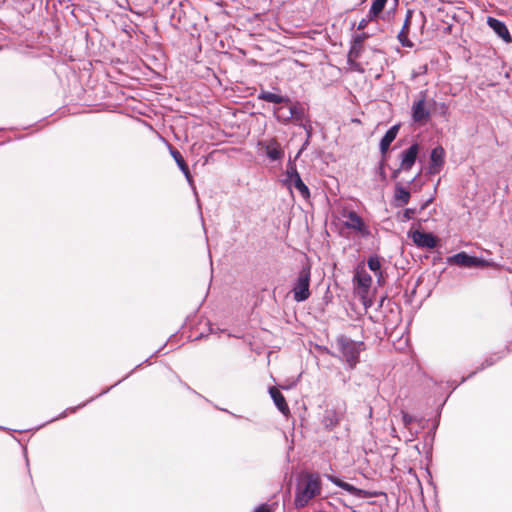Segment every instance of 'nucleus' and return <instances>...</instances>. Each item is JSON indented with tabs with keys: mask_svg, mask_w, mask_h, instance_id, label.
I'll return each mask as SVG.
<instances>
[{
	"mask_svg": "<svg viewBox=\"0 0 512 512\" xmlns=\"http://www.w3.org/2000/svg\"><path fill=\"white\" fill-rule=\"evenodd\" d=\"M336 345L340 352V359L346 363L349 369H354L359 363L360 353L365 349L364 342L340 335L336 339Z\"/></svg>",
	"mask_w": 512,
	"mask_h": 512,
	"instance_id": "1",
	"label": "nucleus"
},
{
	"mask_svg": "<svg viewBox=\"0 0 512 512\" xmlns=\"http://www.w3.org/2000/svg\"><path fill=\"white\" fill-rule=\"evenodd\" d=\"M321 482L316 474H308L304 483H299L295 491L296 508L305 507L311 499L320 494Z\"/></svg>",
	"mask_w": 512,
	"mask_h": 512,
	"instance_id": "2",
	"label": "nucleus"
},
{
	"mask_svg": "<svg viewBox=\"0 0 512 512\" xmlns=\"http://www.w3.org/2000/svg\"><path fill=\"white\" fill-rule=\"evenodd\" d=\"M310 280L311 266L306 264L302 266L291 289L293 299L296 302H304L310 297Z\"/></svg>",
	"mask_w": 512,
	"mask_h": 512,
	"instance_id": "3",
	"label": "nucleus"
},
{
	"mask_svg": "<svg viewBox=\"0 0 512 512\" xmlns=\"http://www.w3.org/2000/svg\"><path fill=\"white\" fill-rule=\"evenodd\" d=\"M284 184L288 188L294 187L297 189L303 199L307 200L310 198V190L303 182L299 172L297 171L295 160H292L291 158L287 163Z\"/></svg>",
	"mask_w": 512,
	"mask_h": 512,
	"instance_id": "4",
	"label": "nucleus"
},
{
	"mask_svg": "<svg viewBox=\"0 0 512 512\" xmlns=\"http://www.w3.org/2000/svg\"><path fill=\"white\" fill-rule=\"evenodd\" d=\"M448 264H456L461 267H490L493 262L461 251L447 258Z\"/></svg>",
	"mask_w": 512,
	"mask_h": 512,
	"instance_id": "5",
	"label": "nucleus"
},
{
	"mask_svg": "<svg viewBox=\"0 0 512 512\" xmlns=\"http://www.w3.org/2000/svg\"><path fill=\"white\" fill-rule=\"evenodd\" d=\"M427 90L419 93V99L412 105V119L414 122L421 123L427 121L430 117V111L426 108Z\"/></svg>",
	"mask_w": 512,
	"mask_h": 512,
	"instance_id": "6",
	"label": "nucleus"
},
{
	"mask_svg": "<svg viewBox=\"0 0 512 512\" xmlns=\"http://www.w3.org/2000/svg\"><path fill=\"white\" fill-rule=\"evenodd\" d=\"M413 242L420 248L433 249L437 246L438 239L435 235L429 232H423L420 230H414L409 233Z\"/></svg>",
	"mask_w": 512,
	"mask_h": 512,
	"instance_id": "7",
	"label": "nucleus"
},
{
	"mask_svg": "<svg viewBox=\"0 0 512 512\" xmlns=\"http://www.w3.org/2000/svg\"><path fill=\"white\" fill-rule=\"evenodd\" d=\"M419 151L420 146L418 143H413L407 149L403 150L400 154L401 169H405V171H410L414 164L416 163Z\"/></svg>",
	"mask_w": 512,
	"mask_h": 512,
	"instance_id": "8",
	"label": "nucleus"
},
{
	"mask_svg": "<svg viewBox=\"0 0 512 512\" xmlns=\"http://www.w3.org/2000/svg\"><path fill=\"white\" fill-rule=\"evenodd\" d=\"M348 221L344 222V226L361 233L362 236L367 237L370 235V230L364 223L363 219L355 212L349 211L347 213Z\"/></svg>",
	"mask_w": 512,
	"mask_h": 512,
	"instance_id": "9",
	"label": "nucleus"
},
{
	"mask_svg": "<svg viewBox=\"0 0 512 512\" xmlns=\"http://www.w3.org/2000/svg\"><path fill=\"white\" fill-rule=\"evenodd\" d=\"M445 151L443 147L437 146L432 149L430 155V163L428 173L431 175L438 174L444 165Z\"/></svg>",
	"mask_w": 512,
	"mask_h": 512,
	"instance_id": "10",
	"label": "nucleus"
},
{
	"mask_svg": "<svg viewBox=\"0 0 512 512\" xmlns=\"http://www.w3.org/2000/svg\"><path fill=\"white\" fill-rule=\"evenodd\" d=\"M487 25L493 30V32L501 38L505 43H511L512 37L506 26V24L494 17L489 16L487 18Z\"/></svg>",
	"mask_w": 512,
	"mask_h": 512,
	"instance_id": "11",
	"label": "nucleus"
},
{
	"mask_svg": "<svg viewBox=\"0 0 512 512\" xmlns=\"http://www.w3.org/2000/svg\"><path fill=\"white\" fill-rule=\"evenodd\" d=\"M508 353H509V348L505 347L502 351L493 353V354L487 356L484 359V361L480 364V366L476 368L475 371L471 372L467 377L462 378L461 383H463L467 379L473 377L476 373L483 371L484 369H486L490 366H493L495 363H497L500 359H502Z\"/></svg>",
	"mask_w": 512,
	"mask_h": 512,
	"instance_id": "12",
	"label": "nucleus"
},
{
	"mask_svg": "<svg viewBox=\"0 0 512 512\" xmlns=\"http://www.w3.org/2000/svg\"><path fill=\"white\" fill-rule=\"evenodd\" d=\"M260 145L264 147L266 155L271 161H279L284 157V150L276 138L261 142Z\"/></svg>",
	"mask_w": 512,
	"mask_h": 512,
	"instance_id": "13",
	"label": "nucleus"
},
{
	"mask_svg": "<svg viewBox=\"0 0 512 512\" xmlns=\"http://www.w3.org/2000/svg\"><path fill=\"white\" fill-rule=\"evenodd\" d=\"M369 37L368 33L362 32L353 36L350 50L348 52V61L358 59L363 51V43Z\"/></svg>",
	"mask_w": 512,
	"mask_h": 512,
	"instance_id": "14",
	"label": "nucleus"
},
{
	"mask_svg": "<svg viewBox=\"0 0 512 512\" xmlns=\"http://www.w3.org/2000/svg\"><path fill=\"white\" fill-rule=\"evenodd\" d=\"M140 365H141V364L137 365V366H136V367H135V368H134V369H133L129 374H127V375H126L125 377H123L121 380H119L118 382H116L114 385H112V386H110V387L106 388L105 390H103V391L99 394V396L106 394V393H107L111 388H113L114 386L118 385L120 382H122V381H123V380H125L126 378H128V377L133 373V371H134V370H136ZM97 397H98V395H97V396H95V397H91V398H90L89 400H87L86 402H84V403H82V404H79V405H77V406H75V407H69V408H67V409H66V410H64L61 414H59L57 417L52 418L51 420L47 421V423H50V422L56 421V420H58V419L65 418V417L67 416V414H68V413H74V412H76L78 409H80V408L84 407L87 403H89V402L93 401V400H94L95 398H97Z\"/></svg>",
	"mask_w": 512,
	"mask_h": 512,
	"instance_id": "15",
	"label": "nucleus"
},
{
	"mask_svg": "<svg viewBox=\"0 0 512 512\" xmlns=\"http://www.w3.org/2000/svg\"><path fill=\"white\" fill-rule=\"evenodd\" d=\"M413 11L407 10L402 29L397 35L398 41L403 47L412 48L414 43L408 38Z\"/></svg>",
	"mask_w": 512,
	"mask_h": 512,
	"instance_id": "16",
	"label": "nucleus"
},
{
	"mask_svg": "<svg viewBox=\"0 0 512 512\" xmlns=\"http://www.w3.org/2000/svg\"><path fill=\"white\" fill-rule=\"evenodd\" d=\"M411 194L408 188L404 187L400 182L395 184L394 188V206L402 207L408 204Z\"/></svg>",
	"mask_w": 512,
	"mask_h": 512,
	"instance_id": "17",
	"label": "nucleus"
},
{
	"mask_svg": "<svg viewBox=\"0 0 512 512\" xmlns=\"http://www.w3.org/2000/svg\"><path fill=\"white\" fill-rule=\"evenodd\" d=\"M353 280L363 292H367L372 284V277L363 267L356 269Z\"/></svg>",
	"mask_w": 512,
	"mask_h": 512,
	"instance_id": "18",
	"label": "nucleus"
},
{
	"mask_svg": "<svg viewBox=\"0 0 512 512\" xmlns=\"http://www.w3.org/2000/svg\"><path fill=\"white\" fill-rule=\"evenodd\" d=\"M169 149H170L171 156L175 160L177 166L179 167V169L185 176L186 180L189 182V184H192L193 183L192 175L190 173L189 167H188L187 163L185 162L182 154L177 149H175L171 146L169 147Z\"/></svg>",
	"mask_w": 512,
	"mask_h": 512,
	"instance_id": "19",
	"label": "nucleus"
},
{
	"mask_svg": "<svg viewBox=\"0 0 512 512\" xmlns=\"http://www.w3.org/2000/svg\"><path fill=\"white\" fill-rule=\"evenodd\" d=\"M257 98L274 104H291V99L288 96H282L266 90H261Z\"/></svg>",
	"mask_w": 512,
	"mask_h": 512,
	"instance_id": "20",
	"label": "nucleus"
},
{
	"mask_svg": "<svg viewBox=\"0 0 512 512\" xmlns=\"http://www.w3.org/2000/svg\"><path fill=\"white\" fill-rule=\"evenodd\" d=\"M269 393H270V396H271L274 404L276 405V407L278 408V410L280 412H282L283 414H286L287 412H289V407L286 403V400H285L283 394L276 387H270Z\"/></svg>",
	"mask_w": 512,
	"mask_h": 512,
	"instance_id": "21",
	"label": "nucleus"
},
{
	"mask_svg": "<svg viewBox=\"0 0 512 512\" xmlns=\"http://www.w3.org/2000/svg\"><path fill=\"white\" fill-rule=\"evenodd\" d=\"M341 419V415L334 409L326 410L323 416L322 423L327 429L336 427Z\"/></svg>",
	"mask_w": 512,
	"mask_h": 512,
	"instance_id": "22",
	"label": "nucleus"
},
{
	"mask_svg": "<svg viewBox=\"0 0 512 512\" xmlns=\"http://www.w3.org/2000/svg\"><path fill=\"white\" fill-rule=\"evenodd\" d=\"M273 113L276 120L284 125L288 124L292 120L291 105L289 107H276L274 108Z\"/></svg>",
	"mask_w": 512,
	"mask_h": 512,
	"instance_id": "23",
	"label": "nucleus"
},
{
	"mask_svg": "<svg viewBox=\"0 0 512 512\" xmlns=\"http://www.w3.org/2000/svg\"><path fill=\"white\" fill-rule=\"evenodd\" d=\"M291 114L292 119L295 121V123L298 125L299 123H305L307 119L305 109L300 103H295L294 105H291Z\"/></svg>",
	"mask_w": 512,
	"mask_h": 512,
	"instance_id": "24",
	"label": "nucleus"
},
{
	"mask_svg": "<svg viewBox=\"0 0 512 512\" xmlns=\"http://www.w3.org/2000/svg\"><path fill=\"white\" fill-rule=\"evenodd\" d=\"M399 129H400V124H395V125L391 126L386 131L384 136L381 138L380 142L384 143V145L385 144L391 145V143L396 139Z\"/></svg>",
	"mask_w": 512,
	"mask_h": 512,
	"instance_id": "25",
	"label": "nucleus"
},
{
	"mask_svg": "<svg viewBox=\"0 0 512 512\" xmlns=\"http://www.w3.org/2000/svg\"><path fill=\"white\" fill-rule=\"evenodd\" d=\"M388 0H373L369 9L370 16L378 17L384 10Z\"/></svg>",
	"mask_w": 512,
	"mask_h": 512,
	"instance_id": "26",
	"label": "nucleus"
},
{
	"mask_svg": "<svg viewBox=\"0 0 512 512\" xmlns=\"http://www.w3.org/2000/svg\"><path fill=\"white\" fill-rule=\"evenodd\" d=\"M343 489L347 491L349 494L356 496L358 498H365L371 495L368 491L359 489L350 483H346Z\"/></svg>",
	"mask_w": 512,
	"mask_h": 512,
	"instance_id": "27",
	"label": "nucleus"
},
{
	"mask_svg": "<svg viewBox=\"0 0 512 512\" xmlns=\"http://www.w3.org/2000/svg\"><path fill=\"white\" fill-rule=\"evenodd\" d=\"M184 15H185V13L182 10V2L179 1L177 3V7L176 6L172 7V12L170 15L171 22H173L174 24L181 23Z\"/></svg>",
	"mask_w": 512,
	"mask_h": 512,
	"instance_id": "28",
	"label": "nucleus"
},
{
	"mask_svg": "<svg viewBox=\"0 0 512 512\" xmlns=\"http://www.w3.org/2000/svg\"><path fill=\"white\" fill-rule=\"evenodd\" d=\"M367 265L371 271H373L376 275H382L381 272V263L380 259L377 255L370 256L367 261Z\"/></svg>",
	"mask_w": 512,
	"mask_h": 512,
	"instance_id": "29",
	"label": "nucleus"
},
{
	"mask_svg": "<svg viewBox=\"0 0 512 512\" xmlns=\"http://www.w3.org/2000/svg\"><path fill=\"white\" fill-rule=\"evenodd\" d=\"M415 214H416L415 208H406L402 213L401 221L406 222L408 220H411L414 218Z\"/></svg>",
	"mask_w": 512,
	"mask_h": 512,
	"instance_id": "30",
	"label": "nucleus"
},
{
	"mask_svg": "<svg viewBox=\"0 0 512 512\" xmlns=\"http://www.w3.org/2000/svg\"><path fill=\"white\" fill-rule=\"evenodd\" d=\"M376 18L377 17L370 16V12L368 11L367 16L359 21V23L357 25V29L364 30L367 27L368 23L375 20Z\"/></svg>",
	"mask_w": 512,
	"mask_h": 512,
	"instance_id": "31",
	"label": "nucleus"
},
{
	"mask_svg": "<svg viewBox=\"0 0 512 512\" xmlns=\"http://www.w3.org/2000/svg\"><path fill=\"white\" fill-rule=\"evenodd\" d=\"M298 126L302 127L306 132V137L308 139L312 138L313 135V128L310 120H306L305 123H299Z\"/></svg>",
	"mask_w": 512,
	"mask_h": 512,
	"instance_id": "32",
	"label": "nucleus"
},
{
	"mask_svg": "<svg viewBox=\"0 0 512 512\" xmlns=\"http://www.w3.org/2000/svg\"><path fill=\"white\" fill-rule=\"evenodd\" d=\"M326 478H327L331 483H333L334 485H336V486H338V487H340V488H342V489H343V487L345 486V484L347 483V482H345V481L341 480L340 478H338V477H336V476H334V475H329V474H327V475H326Z\"/></svg>",
	"mask_w": 512,
	"mask_h": 512,
	"instance_id": "33",
	"label": "nucleus"
},
{
	"mask_svg": "<svg viewBox=\"0 0 512 512\" xmlns=\"http://www.w3.org/2000/svg\"><path fill=\"white\" fill-rule=\"evenodd\" d=\"M326 478H327L331 483H333L334 485H336V486H338V487H340V488H342V489H343V487L345 486V484L347 483V482H345V481L341 480L340 478H338V477H336V476H334V475H329V474H327V475H326Z\"/></svg>",
	"mask_w": 512,
	"mask_h": 512,
	"instance_id": "34",
	"label": "nucleus"
},
{
	"mask_svg": "<svg viewBox=\"0 0 512 512\" xmlns=\"http://www.w3.org/2000/svg\"><path fill=\"white\" fill-rule=\"evenodd\" d=\"M326 478H327L331 483H333L334 485H336V486H338V487H340V488H342V489H343V487L345 486V484L347 483V482H345V481L341 480L340 478H338V477H336V476H334V475H329V474H327V475H326Z\"/></svg>",
	"mask_w": 512,
	"mask_h": 512,
	"instance_id": "35",
	"label": "nucleus"
},
{
	"mask_svg": "<svg viewBox=\"0 0 512 512\" xmlns=\"http://www.w3.org/2000/svg\"><path fill=\"white\" fill-rule=\"evenodd\" d=\"M326 478H327L331 483H333L334 485H336V486H338V487H340V488H342V489H343V487L345 486V484L347 483V482H345V481L341 480L340 478H338V477H336V476H334V475H329V474H327V475H326Z\"/></svg>",
	"mask_w": 512,
	"mask_h": 512,
	"instance_id": "36",
	"label": "nucleus"
},
{
	"mask_svg": "<svg viewBox=\"0 0 512 512\" xmlns=\"http://www.w3.org/2000/svg\"><path fill=\"white\" fill-rule=\"evenodd\" d=\"M401 415L404 427L409 428L410 424L415 420V418L405 411H401Z\"/></svg>",
	"mask_w": 512,
	"mask_h": 512,
	"instance_id": "37",
	"label": "nucleus"
},
{
	"mask_svg": "<svg viewBox=\"0 0 512 512\" xmlns=\"http://www.w3.org/2000/svg\"><path fill=\"white\" fill-rule=\"evenodd\" d=\"M310 144V139L306 137L305 141L303 142L301 148L299 149L298 153L296 154L295 158L293 160L296 161V159L307 149V147Z\"/></svg>",
	"mask_w": 512,
	"mask_h": 512,
	"instance_id": "38",
	"label": "nucleus"
},
{
	"mask_svg": "<svg viewBox=\"0 0 512 512\" xmlns=\"http://www.w3.org/2000/svg\"><path fill=\"white\" fill-rule=\"evenodd\" d=\"M254 512H272L270 506L267 503L259 505Z\"/></svg>",
	"mask_w": 512,
	"mask_h": 512,
	"instance_id": "39",
	"label": "nucleus"
},
{
	"mask_svg": "<svg viewBox=\"0 0 512 512\" xmlns=\"http://www.w3.org/2000/svg\"><path fill=\"white\" fill-rule=\"evenodd\" d=\"M389 148H390L389 144L384 145V143H382V142L379 143V149H380V153H381L383 159L385 158Z\"/></svg>",
	"mask_w": 512,
	"mask_h": 512,
	"instance_id": "40",
	"label": "nucleus"
},
{
	"mask_svg": "<svg viewBox=\"0 0 512 512\" xmlns=\"http://www.w3.org/2000/svg\"><path fill=\"white\" fill-rule=\"evenodd\" d=\"M403 171L406 172L405 169H401V165H399V167L397 169H394L392 171L391 178L394 180L397 179L399 177L400 173Z\"/></svg>",
	"mask_w": 512,
	"mask_h": 512,
	"instance_id": "41",
	"label": "nucleus"
},
{
	"mask_svg": "<svg viewBox=\"0 0 512 512\" xmlns=\"http://www.w3.org/2000/svg\"><path fill=\"white\" fill-rule=\"evenodd\" d=\"M379 175L381 177L382 180H385L386 179V173L384 171V160H382L380 162V166H379Z\"/></svg>",
	"mask_w": 512,
	"mask_h": 512,
	"instance_id": "42",
	"label": "nucleus"
},
{
	"mask_svg": "<svg viewBox=\"0 0 512 512\" xmlns=\"http://www.w3.org/2000/svg\"><path fill=\"white\" fill-rule=\"evenodd\" d=\"M439 107H440L441 113L443 115H445L447 113V111H448V106L445 103H440Z\"/></svg>",
	"mask_w": 512,
	"mask_h": 512,
	"instance_id": "43",
	"label": "nucleus"
},
{
	"mask_svg": "<svg viewBox=\"0 0 512 512\" xmlns=\"http://www.w3.org/2000/svg\"><path fill=\"white\" fill-rule=\"evenodd\" d=\"M432 198H429L428 200L425 201V203L422 205V209H425L431 202H432Z\"/></svg>",
	"mask_w": 512,
	"mask_h": 512,
	"instance_id": "44",
	"label": "nucleus"
},
{
	"mask_svg": "<svg viewBox=\"0 0 512 512\" xmlns=\"http://www.w3.org/2000/svg\"><path fill=\"white\" fill-rule=\"evenodd\" d=\"M418 176H419V174H417V175H416L413 179H411L408 183H409V184L413 183V182L417 179V177H418Z\"/></svg>",
	"mask_w": 512,
	"mask_h": 512,
	"instance_id": "45",
	"label": "nucleus"
},
{
	"mask_svg": "<svg viewBox=\"0 0 512 512\" xmlns=\"http://www.w3.org/2000/svg\"><path fill=\"white\" fill-rule=\"evenodd\" d=\"M422 69H423V73H426V72H427V66H426V65H424V66L422 67Z\"/></svg>",
	"mask_w": 512,
	"mask_h": 512,
	"instance_id": "46",
	"label": "nucleus"
},
{
	"mask_svg": "<svg viewBox=\"0 0 512 512\" xmlns=\"http://www.w3.org/2000/svg\"><path fill=\"white\" fill-rule=\"evenodd\" d=\"M412 76L415 78L417 76V72H414Z\"/></svg>",
	"mask_w": 512,
	"mask_h": 512,
	"instance_id": "47",
	"label": "nucleus"
},
{
	"mask_svg": "<svg viewBox=\"0 0 512 512\" xmlns=\"http://www.w3.org/2000/svg\"><path fill=\"white\" fill-rule=\"evenodd\" d=\"M431 102H432L434 105H436V104H437V103H436V101H435L434 99H432V100H431Z\"/></svg>",
	"mask_w": 512,
	"mask_h": 512,
	"instance_id": "48",
	"label": "nucleus"
},
{
	"mask_svg": "<svg viewBox=\"0 0 512 512\" xmlns=\"http://www.w3.org/2000/svg\"><path fill=\"white\" fill-rule=\"evenodd\" d=\"M365 1H366V0H362V1H361V4L365 3Z\"/></svg>",
	"mask_w": 512,
	"mask_h": 512,
	"instance_id": "49",
	"label": "nucleus"
}]
</instances>
